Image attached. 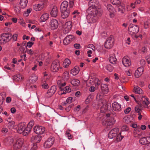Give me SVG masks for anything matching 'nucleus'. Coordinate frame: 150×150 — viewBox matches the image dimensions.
Returning <instances> with one entry per match:
<instances>
[{"mask_svg":"<svg viewBox=\"0 0 150 150\" xmlns=\"http://www.w3.org/2000/svg\"><path fill=\"white\" fill-rule=\"evenodd\" d=\"M96 99L98 100V105L101 106L100 109L103 112H105L107 110V102L102 96L100 94L97 95Z\"/></svg>","mask_w":150,"mask_h":150,"instance_id":"f257e3e1","label":"nucleus"},{"mask_svg":"<svg viewBox=\"0 0 150 150\" xmlns=\"http://www.w3.org/2000/svg\"><path fill=\"white\" fill-rule=\"evenodd\" d=\"M12 39V35L9 33H2L0 35V44H4L9 42Z\"/></svg>","mask_w":150,"mask_h":150,"instance_id":"f03ea898","label":"nucleus"},{"mask_svg":"<svg viewBox=\"0 0 150 150\" xmlns=\"http://www.w3.org/2000/svg\"><path fill=\"white\" fill-rule=\"evenodd\" d=\"M87 12L90 15L100 16L102 13L99 9H97L96 7L89 6L87 9Z\"/></svg>","mask_w":150,"mask_h":150,"instance_id":"7ed1b4c3","label":"nucleus"},{"mask_svg":"<svg viewBox=\"0 0 150 150\" xmlns=\"http://www.w3.org/2000/svg\"><path fill=\"white\" fill-rule=\"evenodd\" d=\"M114 39L112 35L110 36L106 40L105 42L104 46L107 49H110L113 46Z\"/></svg>","mask_w":150,"mask_h":150,"instance_id":"20e7f679","label":"nucleus"},{"mask_svg":"<svg viewBox=\"0 0 150 150\" xmlns=\"http://www.w3.org/2000/svg\"><path fill=\"white\" fill-rule=\"evenodd\" d=\"M59 68L60 63L58 60H56L52 62L51 66V71L54 72H57Z\"/></svg>","mask_w":150,"mask_h":150,"instance_id":"39448f33","label":"nucleus"},{"mask_svg":"<svg viewBox=\"0 0 150 150\" xmlns=\"http://www.w3.org/2000/svg\"><path fill=\"white\" fill-rule=\"evenodd\" d=\"M54 141V138L52 137H50L44 143L43 146L45 149L51 147L53 144Z\"/></svg>","mask_w":150,"mask_h":150,"instance_id":"423d86ee","label":"nucleus"},{"mask_svg":"<svg viewBox=\"0 0 150 150\" xmlns=\"http://www.w3.org/2000/svg\"><path fill=\"white\" fill-rule=\"evenodd\" d=\"M24 141L23 139H19L17 140L14 143L13 147L14 150H18L20 149L22 146Z\"/></svg>","mask_w":150,"mask_h":150,"instance_id":"0eeeda50","label":"nucleus"},{"mask_svg":"<svg viewBox=\"0 0 150 150\" xmlns=\"http://www.w3.org/2000/svg\"><path fill=\"white\" fill-rule=\"evenodd\" d=\"M58 21L55 19H51L49 23L50 28L52 30L56 29L58 28Z\"/></svg>","mask_w":150,"mask_h":150,"instance_id":"6e6552de","label":"nucleus"},{"mask_svg":"<svg viewBox=\"0 0 150 150\" xmlns=\"http://www.w3.org/2000/svg\"><path fill=\"white\" fill-rule=\"evenodd\" d=\"M128 30L131 34H136L138 32L139 29L137 25L131 24L129 25Z\"/></svg>","mask_w":150,"mask_h":150,"instance_id":"1a4fd4ad","label":"nucleus"},{"mask_svg":"<svg viewBox=\"0 0 150 150\" xmlns=\"http://www.w3.org/2000/svg\"><path fill=\"white\" fill-rule=\"evenodd\" d=\"M34 132L37 134H43L45 130L44 127L42 126H35L33 128Z\"/></svg>","mask_w":150,"mask_h":150,"instance_id":"9d476101","label":"nucleus"},{"mask_svg":"<svg viewBox=\"0 0 150 150\" xmlns=\"http://www.w3.org/2000/svg\"><path fill=\"white\" fill-rule=\"evenodd\" d=\"M44 6V2L43 0L39 2L38 4L33 5V9L36 11H39L42 9Z\"/></svg>","mask_w":150,"mask_h":150,"instance_id":"9b49d317","label":"nucleus"},{"mask_svg":"<svg viewBox=\"0 0 150 150\" xmlns=\"http://www.w3.org/2000/svg\"><path fill=\"white\" fill-rule=\"evenodd\" d=\"M72 27V22L69 21L65 23L63 30V32L65 34L69 33L71 30Z\"/></svg>","mask_w":150,"mask_h":150,"instance_id":"f8f14e48","label":"nucleus"},{"mask_svg":"<svg viewBox=\"0 0 150 150\" xmlns=\"http://www.w3.org/2000/svg\"><path fill=\"white\" fill-rule=\"evenodd\" d=\"M119 131V129L118 128H115L111 129L109 132L108 137L110 139H112L115 137Z\"/></svg>","mask_w":150,"mask_h":150,"instance_id":"ddd939ff","label":"nucleus"},{"mask_svg":"<svg viewBox=\"0 0 150 150\" xmlns=\"http://www.w3.org/2000/svg\"><path fill=\"white\" fill-rule=\"evenodd\" d=\"M112 109L113 110L117 112H119L122 111L121 105L116 102H115L112 104Z\"/></svg>","mask_w":150,"mask_h":150,"instance_id":"4468645a","label":"nucleus"},{"mask_svg":"<svg viewBox=\"0 0 150 150\" xmlns=\"http://www.w3.org/2000/svg\"><path fill=\"white\" fill-rule=\"evenodd\" d=\"M144 69V68L143 67H141L138 68L134 73V76L135 77L138 78L141 76L142 74Z\"/></svg>","mask_w":150,"mask_h":150,"instance_id":"2eb2a0df","label":"nucleus"},{"mask_svg":"<svg viewBox=\"0 0 150 150\" xmlns=\"http://www.w3.org/2000/svg\"><path fill=\"white\" fill-rule=\"evenodd\" d=\"M122 63L126 67H129L131 64V62L129 57L125 56L122 58Z\"/></svg>","mask_w":150,"mask_h":150,"instance_id":"dca6fc26","label":"nucleus"},{"mask_svg":"<svg viewBox=\"0 0 150 150\" xmlns=\"http://www.w3.org/2000/svg\"><path fill=\"white\" fill-rule=\"evenodd\" d=\"M133 134L135 137L139 138L142 136V131L139 128L135 129L134 130Z\"/></svg>","mask_w":150,"mask_h":150,"instance_id":"f3484780","label":"nucleus"},{"mask_svg":"<svg viewBox=\"0 0 150 150\" xmlns=\"http://www.w3.org/2000/svg\"><path fill=\"white\" fill-rule=\"evenodd\" d=\"M140 143L142 145H145L150 143V137H143L139 140Z\"/></svg>","mask_w":150,"mask_h":150,"instance_id":"a211bd4d","label":"nucleus"},{"mask_svg":"<svg viewBox=\"0 0 150 150\" xmlns=\"http://www.w3.org/2000/svg\"><path fill=\"white\" fill-rule=\"evenodd\" d=\"M42 137L40 135H36L32 136L31 141L35 143H39L41 140Z\"/></svg>","mask_w":150,"mask_h":150,"instance_id":"6ab92c4d","label":"nucleus"},{"mask_svg":"<svg viewBox=\"0 0 150 150\" xmlns=\"http://www.w3.org/2000/svg\"><path fill=\"white\" fill-rule=\"evenodd\" d=\"M18 129L17 132L20 134L22 133L24 130V129L26 127V126L23 123H20L18 125Z\"/></svg>","mask_w":150,"mask_h":150,"instance_id":"aec40b11","label":"nucleus"},{"mask_svg":"<svg viewBox=\"0 0 150 150\" xmlns=\"http://www.w3.org/2000/svg\"><path fill=\"white\" fill-rule=\"evenodd\" d=\"M68 2L66 1H64L61 4L60 6L61 11H66L68 6Z\"/></svg>","mask_w":150,"mask_h":150,"instance_id":"412c9836","label":"nucleus"},{"mask_svg":"<svg viewBox=\"0 0 150 150\" xmlns=\"http://www.w3.org/2000/svg\"><path fill=\"white\" fill-rule=\"evenodd\" d=\"M70 10H67L64 11H61V17L62 18L65 19L67 18L69 16Z\"/></svg>","mask_w":150,"mask_h":150,"instance_id":"4be33fe9","label":"nucleus"},{"mask_svg":"<svg viewBox=\"0 0 150 150\" xmlns=\"http://www.w3.org/2000/svg\"><path fill=\"white\" fill-rule=\"evenodd\" d=\"M57 7L54 6L50 12V15L53 17H56L57 15Z\"/></svg>","mask_w":150,"mask_h":150,"instance_id":"5701e85b","label":"nucleus"},{"mask_svg":"<svg viewBox=\"0 0 150 150\" xmlns=\"http://www.w3.org/2000/svg\"><path fill=\"white\" fill-rule=\"evenodd\" d=\"M13 79L15 81L19 82L23 79V77L20 74H19L14 76H13Z\"/></svg>","mask_w":150,"mask_h":150,"instance_id":"b1692460","label":"nucleus"},{"mask_svg":"<svg viewBox=\"0 0 150 150\" xmlns=\"http://www.w3.org/2000/svg\"><path fill=\"white\" fill-rule=\"evenodd\" d=\"M66 83L61 80H58L57 81V84L60 91H62L64 87L66 85Z\"/></svg>","mask_w":150,"mask_h":150,"instance_id":"393cba45","label":"nucleus"},{"mask_svg":"<svg viewBox=\"0 0 150 150\" xmlns=\"http://www.w3.org/2000/svg\"><path fill=\"white\" fill-rule=\"evenodd\" d=\"M115 120L113 117H110L107 120V125L108 126H110L113 125L115 122Z\"/></svg>","mask_w":150,"mask_h":150,"instance_id":"a878e982","label":"nucleus"},{"mask_svg":"<svg viewBox=\"0 0 150 150\" xmlns=\"http://www.w3.org/2000/svg\"><path fill=\"white\" fill-rule=\"evenodd\" d=\"M109 60L111 63L114 64H115L117 62V59L115 54L110 56L109 58Z\"/></svg>","mask_w":150,"mask_h":150,"instance_id":"bb28decb","label":"nucleus"},{"mask_svg":"<svg viewBox=\"0 0 150 150\" xmlns=\"http://www.w3.org/2000/svg\"><path fill=\"white\" fill-rule=\"evenodd\" d=\"M101 89L102 91L104 93H107L108 91V88L107 85L102 84L101 85Z\"/></svg>","mask_w":150,"mask_h":150,"instance_id":"cd10ccee","label":"nucleus"},{"mask_svg":"<svg viewBox=\"0 0 150 150\" xmlns=\"http://www.w3.org/2000/svg\"><path fill=\"white\" fill-rule=\"evenodd\" d=\"M71 83L72 85L74 86H77L80 84V81L76 79H72L71 80Z\"/></svg>","mask_w":150,"mask_h":150,"instance_id":"c85d7f7f","label":"nucleus"},{"mask_svg":"<svg viewBox=\"0 0 150 150\" xmlns=\"http://www.w3.org/2000/svg\"><path fill=\"white\" fill-rule=\"evenodd\" d=\"M133 92L137 94H142L143 93V92L142 89L137 86H134L133 89Z\"/></svg>","mask_w":150,"mask_h":150,"instance_id":"c756f323","label":"nucleus"},{"mask_svg":"<svg viewBox=\"0 0 150 150\" xmlns=\"http://www.w3.org/2000/svg\"><path fill=\"white\" fill-rule=\"evenodd\" d=\"M139 105L136 106L135 108V112L138 113H141L142 112V105L141 103H139Z\"/></svg>","mask_w":150,"mask_h":150,"instance_id":"7c9ffc66","label":"nucleus"},{"mask_svg":"<svg viewBox=\"0 0 150 150\" xmlns=\"http://www.w3.org/2000/svg\"><path fill=\"white\" fill-rule=\"evenodd\" d=\"M49 15L48 13H45L43 14L41 16L40 19L41 21L45 22L48 19L49 17Z\"/></svg>","mask_w":150,"mask_h":150,"instance_id":"2f4dec72","label":"nucleus"},{"mask_svg":"<svg viewBox=\"0 0 150 150\" xmlns=\"http://www.w3.org/2000/svg\"><path fill=\"white\" fill-rule=\"evenodd\" d=\"M38 79V77L35 74H32L29 79V81L30 83H34Z\"/></svg>","mask_w":150,"mask_h":150,"instance_id":"473e14b6","label":"nucleus"},{"mask_svg":"<svg viewBox=\"0 0 150 150\" xmlns=\"http://www.w3.org/2000/svg\"><path fill=\"white\" fill-rule=\"evenodd\" d=\"M28 2V0H20V4L21 7L23 8L27 6Z\"/></svg>","mask_w":150,"mask_h":150,"instance_id":"72a5a7b5","label":"nucleus"},{"mask_svg":"<svg viewBox=\"0 0 150 150\" xmlns=\"http://www.w3.org/2000/svg\"><path fill=\"white\" fill-rule=\"evenodd\" d=\"M142 104H141L142 105V107L144 106L145 108H147L148 105L149 103V102L148 101V99L147 98H144V100H143Z\"/></svg>","mask_w":150,"mask_h":150,"instance_id":"f704fd0d","label":"nucleus"},{"mask_svg":"<svg viewBox=\"0 0 150 150\" xmlns=\"http://www.w3.org/2000/svg\"><path fill=\"white\" fill-rule=\"evenodd\" d=\"M71 64V61L68 59H66L63 63V66L65 68L68 67Z\"/></svg>","mask_w":150,"mask_h":150,"instance_id":"c9c22d12","label":"nucleus"},{"mask_svg":"<svg viewBox=\"0 0 150 150\" xmlns=\"http://www.w3.org/2000/svg\"><path fill=\"white\" fill-rule=\"evenodd\" d=\"M57 88V87L56 85H53L48 90L53 95L56 92Z\"/></svg>","mask_w":150,"mask_h":150,"instance_id":"e433bc0d","label":"nucleus"},{"mask_svg":"<svg viewBox=\"0 0 150 150\" xmlns=\"http://www.w3.org/2000/svg\"><path fill=\"white\" fill-rule=\"evenodd\" d=\"M90 21L91 22L93 23L96 22L98 19L97 16L90 15Z\"/></svg>","mask_w":150,"mask_h":150,"instance_id":"4c0bfd02","label":"nucleus"},{"mask_svg":"<svg viewBox=\"0 0 150 150\" xmlns=\"http://www.w3.org/2000/svg\"><path fill=\"white\" fill-rule=\"evenodd\" d=\"M107 8L110 12H114L115 11V9L110 4H108L107 6Z\"/></svg>","mask_w":150,"mask_h":150,"instance_id":"58836bf2","label":"nucleus"},{"mask_svg":"<svg viewBox=\"0 0 150 150\" xmlns=\"http://www.w3.org/2000/svg\"><path fill=\"white\" fill-rule=\"evenodd\" d=\"M63 91L64 92L61 94H65L66 93H69L71 92V89L69 86H66L63 88Z\"/></svg>","mask_w":150,"mask_h":150,"instance_id":"ea45409f","label":"nucleus"},{"mask_svg":"<svg viewBox=\"0 0 150 150\" xmlns=\"http://www.w3.org/2000/svg\"><path fill=\"white\" fill-rule=\"evenodd\" d=\"M97 3V0H90L88 2V5L89 6L96 7L95 4H96Z\"/></svg>","mask_w":150,"mask_h":150,"instance_id":"a19ab883","label":"nucleus"},{"mask_svg":"<svg viewBox=\"0 0 150 150\" xmlns=\"http://www.w3.org/2000/svg\"><path fill=\"white\" fill-rule=\"evenodd\" d=\"M69 74L68 72H65L62 75V78L64 80L67 81L69 78Z\"/></svg>","mask_w":150,"mask_h":150,"instance_id":"79ce46f5","label":"nucleus"},{"mask_svg":"<svg viewBox=\"0 0 150 150\" xmlns=\"http://www.w3.org/2000/svg\"><path fill=\"white\" fill-rule=\"evenodd\" d=\"M30 129L27 127L26 128L25 127L24 129V131L22 133H23V134L24 136H26L30 132Z\"/></svg>","mask_w":150,"mask_h":150,"instance_id":"37998d69","label":"nucleus"},{"mask_svg":"<svg viewBox=\"0 0 150 150\" xmlns=\"http://www.w3.org/2000/svg\"><path fill=\"white\" fill-rule=\"evenodd\" d=\"M79 70L78 67L76 66L73 69L71 70V71L73 73H75V74H78L79 72Z\"/></svg>","mask_w":150,"mask_h":150,"instance_id":"c03bdc74","label":"nucleus"},{"mask_svg":"<svg viewBox=\"0 0 150 150\" xmlns=\"http://www.w3.org/2000/svg\"><path fill=\"white\" fill-rule=\"evenodd\" d=\"M34 124V121L33 120H31L28 124L27 127L31 129Z\"/></svg>","mask_w":150,"mask_h":150,"instance_id":"a18cd8bd","label":"nucleus"},{"mask_svg":"<svg viewBox=\"0 0 150 150\" xmlns=\"http://www.w3.org/2000/svg\"><path fill=\"white\" fill-rule=\"evenodd\" d=\"M121 133H120L116 137V141L117 142L120 141L123 138V137L121 136Z\"/></svg>","mask_w":150,"mask_h":150,"instance_id":"49530a36","label":"nucleus"},{"mask_svg":"<svg viewBox=\"0 0 150 150\" xmlns=\"http://www.w3.org/2000/svg\"><path fill=\"white\" fill-rule=\"evenodd\" d=\"M105 68L110 72L112 71L114 68L110 64H108L105 66Z\"/></svg>","mask_w":150,"mask_h":150,"instance_id":"de8ad7c7","label":"nucleus"},{"mask_svg":"<svg viewBox=\"0 0 150 150\" xmlns=\"http://www.w3.org/2000/svg\"><path fill=\"white\" fill-rule=\"evenodd\" d=\"M14 124L15 123L13 121L9 122L8 124V128L11 129H13L14 127Z\"/></svg>","mask_w":150,"mask_h":150,"instance_id":"09e8293b","label":"nucleus"},{"mask_svg":"<svg viewBox=\"0 0 150 150\" xmlns=\"http://www.w3.org/2000/svg\"><path fill=\"white\" fill-rule=\"evenodd\" d=\"M70 42V41L68 38L66 37L63 40V43L65 45H67Z\"/></svg>","mask_w":150,"mask_h":150,"instance_id":"8fccbe9b","label":"nucleus"},{"mask_svg":"<svg viewBox=\"0 0 150 150\" xmlns=\"http://www.w3.org/2000/svg\"><path fill=\"white\" fill-rule=\"evenodd\" d=\"M52 95L53 94H52L48 90L47 92L45 94V98H47L51 97Z\"/></svg>","mask_w":150,"mask_h":150,"instance_id":"3c124183","label":"nucleus"},{"mask_svg":"<svg viewBox=\"0 0 150 150\" xmlns=\"http://www.w3.org/2000/svg\"><path fill=\"white\" fill-rule=\"evenodd\" d=\"M4 94V96L5 95V93L3 92V93H1L0 94V104L1 105L2 104L4 100V97H2V95Z\"/></svg>","mask_w":150,"mask_h":150,"instance_id":"603ef678","label":"nucleus"},{"mask_svg":"<svg viewBox=\"0 0 150 150\" xmlns=\"http://www.w3.org/2000/svg\"><path fill=\"white\" fill-rule=\"evenodd\" d=\"M88 48H91L93 51H95L96 50L95 47L92 44H90L88 45Z\"/></svg>","mask_w":150,"mask_h":150,"instance_id":"864d4df0","label":"nucleus"},{"mask_svg":"<svg viewBox=\"0 0 150 150\" xmlns=\"http://www.w3.org/2000/svg\"><path fill=\"white\" fill-rule=\"evenodd\" d=\"M128 129V127L125 125H123L121 128V130L123 131H127Z\"/></svg>","mask_w":150,"mask_h":150,"instance_id":"5fc2aeb1","label":"nucleus"},{"mask_svg":"<svg viewBox=\"0 0 150 150\" xmlns=\"http://www.w3.org/2000/svg\"><path fill=\"white\" fill-rule=\"evenodd\" d=\"M131 110V108L130 107H128L124 110V112L125 114H128Z\"/></svg>","mask_w":150,"mask_h":150,"instance_id":"6e6d98bb","label":"nucleus"},{"mask_svg":"<svg viewBox=\"0 0 150 150\" xmlns=\"http://www.w3.org/2000/svg\"><path fill=\"white\" fill-rule=\"evenodd\" d=\"M18 35L16 34H14L13 36H12V38L14 41H16L17 40Z\"/></svg>","mask_w":150,"mask_h":150,"instance_id":"4d7b16f0","label":"nucleus"},{"mask_svg":"<svg viewBox=\"0 0 150 150\" xmlns=\"http://www.w3.org/2000/svg\"><path fill=\"white\" fill-rule=\"evenodd\" d=\"M27 53L29 54L32 55L34 53V52L31 49H28L27 48V50L26 51Z\"/></svg>","mask_w":150,"mask_h":150,"instance_id":"13d9d810","label":"nucleus"},{"mask_svg":"<svg viewBox=\"0 0 150 150\" xmlns=\"http://www.w3.org/2000/svg\"><path fill=\"white\" fill-rule=\"evenodd\" d=\"M74 1V0H70L69 8H71L73 7Z\"/></svg>","mask_w":150,"mask_h":150,"instance_id":"bf43d9fd","label":"nucleus"},{"mask_svg":"<svg viewBox=\"0 0 150 150\" xmlns=\"http://www.w3.org/2000/svg\"><path fill=\"white\" fill-rule=\"evenodd\" d=\"M31 12V9H28L26 11L24 12V14L25 16H28L29 15V13H30Z\"/></svg>","mask_w":150,"mask_h":150,"instance_id":"052dcab7","label":"nucleus"},{"mask_svg":"<svg viewBox=\"0 0 150 150\" xmlns=\"http://www.w3.org/2000/svg\"><path fill=\"white\" fill-rule=\"evenodd\" d=\"M42 86L43 88L45 89H47L49 87L47 83H44L42 84Z\"/></svg>","mask_w":150,"mask_h":150,"instance_id":"680f3d73","label":"nucleus"},{"mask_svg":"<svg viewBox=\"0 0 150 150\" xmlns=\"http://www.w3.org/2000/svg\"><path fill=\"white\" fill-rule=\"evenodd\" d=\"M72 98L71 97H68L66 100V102L68 103H70L72 102Z\"/></svg>","mask_w":150,"mask_h":150,"instance_id":"e2e57ef3","label":"nucleus"},{"mask_svg":"<svg viewBox=\"0 0 150 150\" xmlns=\"http://www.w3.org/2000/svg\"><path fill=\"white\" fill-rule=\"evenodd\" d=\"M8 129L5 127L3 128L1 130V132L4 133H7L8 132Z\"/></svg>","mask_w":150,"mask_h":150,"instance_id":"0e129e2a","label":"nucleus"},{"mask_svg":"<svg viewBox=\"0 0 150 150\" xmlns=\"http://www.w3.org/2000/svg\"><path fill=\"white\" fill-rule=\"evenodd\" d=\"M34 44V42H28L27 43V46L28 47H31Z\"/></svg>","mask_w":150,"mask_h":150,"instance_id":"69168bd1","label":"nucleus"},{"mask_svg":"<svg viewBox=\"0 0 150 150\" xmlns=\"http://www.w3.org/2000/svg\"><path fill=\"white\" fill-rule=\"evenodd\" d=\"M66 134L69 139H72V136L69 132H66Z\"/></svg>","mask_w":150,"mask_h":150,"instance_id":"338daca9","label":"nucleus"},{"mask_svg":"<svg viewBox=\"0 0 150 150\" xmlns=\"http://www.w3.org/2000/svg\"><path fill=\"white\" fill-rule=\"evenodd\" d=\"M37 149V144H35L33 145V146L31 147L30 150H36Z\"/></svg>","mask_w":150,"mask_h":150,"instance_id":"774afa93","label":"nucleus"}]
</instances>
